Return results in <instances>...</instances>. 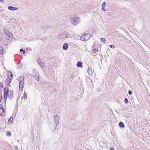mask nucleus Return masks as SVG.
I'll use <instances>...</instances> for the list:
<instances>
[{
    "instance_id": "1",
    "label": "nucleus",
    "mask_w": 150,
    "mask_h": 150,
    "mask_svg": "<svg viewBox=\"0 0 150 150\" xmlns=\"http://www.w3.org/2000/svg\"><path fill=\"white\" fill-rule=\"evenodd\" d=\"M70 22L71 24L75 26L80 22V18L77 17H73L71 18Z\"/></svg>"
},
{
    "instance_id": "2",
    "label": "nucleus",
    "mask_w": 150,
    "mask_h": 150,
    "mask_svg": "<svg viewBox=\"0 0 150 150\" xmlns=\"http://www.w3.org/2000/svg\"><path fill=\"white\" fill-rule=\"evenodd\" d=\"M9 91L8 87H5L4 90V105H5L6 103V101L7 98V93Z\"/></svg>"
},
{
    "instance_id": "3",
    "label": "nucleus",
    "mask_w": 150,
    "mask_h": 150,
    "mask_svg": "<svg viewBox=\"0 0 150 150\" xmlns=\"http://www.w3.org/2000/svg\"><path fill=\"white\" fill-rule=\"evenodd\" d=\"M91 36L90 35H89L88 33H86L84 35H82L80 37V39L83 41H86Z\"/></svg>"
},
{
    "instance_id": "4",
    "label": "nucleus",
    "mask_w": 150,
    "mask_h": 150,
    "mask_svg": "<svg viewBox=\"0 0 150 150\" xmlns=\"http://www.w3.org/2000/svg\"><path fill=\"white\" fill-rule=\"evenodd\" d=\"M19 89L21 91L23 89V87L24 84V79L23 77H21L19 79Z\"/></svg>"
},
{
    "instance_id": "5",
    "label": "nucleus",
    "mask_w": 150,
    "mask_h": 150,
    "mask_svg": "<svg viewBox=\"0 0 150 150\" xmlns=\"http://www.w3.org/2000/svg\"><path fill=\"white\" fill-rule=\"evenodd\" d=\"M9 73L10 74V77H8L6 80L5 83L6 85H8L10 86L9 84L11 82L12 80V78L13 77L12 74L11 72H9Z\"/></svg>"
},
{
    "instance_id": "6",
    "label": "nucleus",
    "mask_w": 150,
    "mask_h": 150,
    "mask_svg": "<svg viewBox=\"0 0 150 150\" xmlns=\"http://www.w3.org/2000/svg\"><path fill=\"white\" fill-rule=\"evenodd\" d=\"M54 124L56 125V126H57L59 122V118L58 115H56L54 116Z\"/></svg>"
},
{
    "instance_id": "7",
    "label": "nucleus",
    "mask_w": 150,
    "mask_h": 150,
    "mask_svg": "<svg viewBox=\"0 0 150 150\" xmlns=\"http://www.w3.org/2000/svg\"><path fill=\"white\" fill-rule=\"evenodd\" d=\"M8 96L9 98L11 99L13 96V91L11 90H10L7 93V96Z\"/></svg>"
},
{
    "instance_id": "8",
    "label": "nucleus",
    "mask_w": 150,
    "mask_h": 150,
    "mask_svg": "<svg viewBox=\"0 0 150 150\" xmlns=\"http://www.w3.org/2000/svg\"><path fill=\"white\" fill-rule=\"evenodd\" d=\"M93 71L94 72L93 70L90 67H88L87 70V72L88 74L90 76H91L93 74Z\"/></svg>"
},
{
    "instance_id": "9",
    "label": "nucleus",
    "mask_w": 150,
    "mask_h": 150,
    "mask_svg": "<svg viewBox=\"0 0 150 150\" xmlns=\"http://www.w3.org/2000/svg\"><path fill=\"white\" fill-rule=\"evenodd\" d=\"M68 48V44L67 43H64L63 46V49L64 50H66Z\"/></svg>"
},
{
    "instance_id": "10",
    "label": "nucleus",
    "mask_w": 150,
    "mask_h": 150,
    "mask_svg": "<svg viewBox=\"0 0 150 150\" xmlns=\"http://www.w3.org/2000/svg\"><path fill=\"white\" fill-rule=\"evenodd\" d=\"M8 9L10 10L14 11L18 10V8L16 7L9 6L8 7Z\"/></svg>"
},
{
    "instance_id": "11",
    "label": "nucleus",
    "mask_w": 150,
    "mask_h": 150,
    "mask_svg": "<svg viewBox=\"0 0 150 150\" xmlns=\"http://www.w3.org/2000/svg\"><path fill=\"white\" fill-rule=\"evenodd\" d=\"M77 66L78 67H82V62L81 61H79L77 63Z\"/></svg>"
},
{
    "instance_id": "12",
    "label": "nucleus",
    "mask_w": 150,
    "mask_h": 150,
    "mask_svg": "<svg viewBox=\"0 0 150 150\" xmlns=\"http://www.w3.org/2000/svg\"><path fill=\"white\" fill-rule=\"evenodd\" d=\"M58 38L62 39L65 38L64 33H62L59 35L58 36Z\"/></svg>"
},
{
    "instance_id": "13",
    "label": "nucleus",
    "mask_w": 150,
    "mask_h": 150,
    "mask_svg": "<svg viewBox=\"0 0 150 150\" xmlns=\"http://www.w3.org/2000/svg\"><path fill=\"white\" fill-rule=\"evenodd\" d=\"M0 105H1L0 104ZM4 112V110L2 108L1 106H0V115L2 116V114Z\"/></svg>"
},
{
    "instance_id": "14",
    "label": "nucleus",
    "mask_w": 150,
    "mask_h": 150,
    "mask_svg": "<svg viewBox=\"0 0 150 150\" xmlns=\"http://www.w3.org/2000/svg\"><path fill=\"white\" fill-rule=\"evenodd\" d=\"M34 77L35 79L37 81H38L39 80V76L38 74L34 75Z\"/></svg>"
},
{
    "instance_id": "15",
    "label": "nucleus",
    "mask_w": 150,
    "mask_h": 150,
    "mask_svg": "<svg viewBox=\"0 0 150 150\" xmlns=\"http://www.w3.org/2000/svg\"><path fill=\"white\" fill-rule=\"evenodd\" d=\"M119 125L120 128H124V124L122 122H120L119 123Z\"/></svg>"
},
{
    "instance_id": "16",
    "label": "nucleus",
    "mask_w": 150,
    "mask_h": 150,
    "mask_svg": "<svg viewBox=\"0 0 150 150\" xmlns=\"http://www.w3.org/2000/svg\"><path fill=\"white\" fill-rule=\"evenodd\" d=\"M100 41L103 43H105V42L106 40L104 38H100Z\"/></svg>"
},
{
    "instance_id": "17",
    "label": "nucleus",
    "mask_w": 150,
    "mask_h": 150,
    "mask_svg": "<svg viewBox=\"0 0 150 150\" xmlns=\"http://www.w3.org/2000/svg\"><path fill=\"white\" fill-rule=\"evenodd\" d=\"M106 5V4L105 2H103L101 5L102 8H104L105 7V6Z\"/></svg>"
},
{
    "instance_id": "18",
    "label": "nucleus",
    "mask_w": 150,
    "mask_h": 150,
    "mask_svg": "<svg viewBox=\"0 0 150 150\" xmlns=\"http://www.w3.org/2000/svg\"><path fill=\"white\" fill-rule=\"evenodd\" d=\"M33 74L34 75L35 74H38V72L37 71H36V70L35 69H34L33 71Z\"/></svg>"
},
{
    "instance_id": "19",
    "label": "nucleus",
    "mask_w": 150,
    "mask_h": 150,
    "mask_svg": "<svg viewBox=\"0 0 150 150\" xmlns=\"http://www.w3.org/2000/svg\"><path fill=\"white\" fill-rule=\"evenodd\" d=\"M20 51L21 52H23V54L25 53V51L23 50V49H21L20 50Z\"/></svg>"
},
{
    "instance_id": "20",
    "label": "nucleus",
    "mask_w": 150,
    "mask_h": 150,
    "mask_svg": "<svg viewBox=\"0 0 150 150\" xmlns=\"http://www.w3.org/2000/svg\"><path fill=\"white\" fill-rule=\"evenodd\" d=\"M64 37L65 38L68 37L69 36V34L67 33H64Z\"/></svg>"
},
{
    "instance_id": "21",
    "label": "nucleus",
    "mask_w": 150,
    "mask_h": 150,
    "mask_svg": "<svg viewBox=\"0 0 150 150\" xmlns=\"http://www.w3.org/2000/svg\"><path fill=\"white\" fill-rule=\"evenodd\" d=\"M7 35L8 37L11 38H12V37L13 36L12 34L10 33L7 34Z\"/></svg>"
},
{
    "instance_id": "22",
    "label": "nucleus",
    "mask_w": 150,
    "mask_h": 150,
    "mask_svg": "<svg viewBox=\"0 0 150 150\" xmlns=\"http://www.w3.org/2000/svg\"><path fill=\"white\" fill-rule=\"evenodd\" d=\"M27 97V94L26 92H24L23 94V98H24L25 99Z\"/></svg>"
},
{
    "instance_id": "23",
    "label": "nucleus",
    "mask_w": 150,
    "mask_h": 150,
    "mask_svg": "<svg viewBox=\"0 0 150 150\" xmlns=\"http://www.w3.org/2000/svg\"><path fill=\"white\" fill-rule=\"evenodd\" d=\"M124 102L126 104H127L128 103V100L127 98H125L124 100Z\"/></svg>"
},
{
    "instance_id": "24",
    "label": "nucleus",
    "mask_w": 150,
    "mask_h": 150,
    "mask_svg": "<svg viewBox=\"0 0 150 150\" xmlns=\"http://www.w3.org/2000/svg\"><path fill=\"white\" fill-rule=\"evenodd\" d=\"M10 121L11 122V123H12L13 122V119L12 117H11L8 120L9 122H10Z\"/></svg>"
},
{
    "instance_id": "25",
    "label": "nucleus",
    "mask_w": 150,
    "mask_h": 150,
    "mask_svg": "<svg viewBox=\"0 0 150 150\" xmlns=\"http://www.w3.org/2000/svg\"><path fill=\"white\" fill-rule=\"evenodd\" d=\"M6 135L7 136H10L11 135V133L10 131H7L6 133Z\"/></svg>"
},
{
    "instance_id": "26",
    "label": "nucleus",
    "mask_w": 150,
    "mask_h": 150,
    "mask_svg": "<svg viewBox=\"0 0 150 150\" xmlns=\"http://www.w3.org/2000/svg\"><path fill=\"white\" fill-rule=\"evenodd\" d=\"M109 47H110L112 48H114L115 47V46L114 45H109Z\"/></svg>"
},
{
    "instance_id": "27",
    "label": "nucleus",
    "mask_w": 150,
    "mask_h": 150,
    "mask_svg": "<svg viewBox=\"0 0 150 150\" xmlns=\"http://www.w3.org/2000/svg\"><path fill=\"white\" fill-rule=\"evenodd\" d=\"M128 94L129 95H131L132 94V92L130 90H129L128 91Z\"/></svg>"
},
{
    "instance_id": "28",
    "label": "nucleus",
    "mask_w": 150,
    "mask_h": 150,
    "mask_svg": "<svg viewBox=\"0 0 150 150\" xmlns=\"http://www.w3.org/2000/svg\"><path fill=\"white\" fill-rule=\"evenodd\" d=\"M2 99V95L1 94H0V102H1Z\"/></svg>"
},
{
    "instance_id": "29",
    "label": "nucleus",
    "mask_w": 150,
    "mask_h": 150,
    "mask_svg": "<svg viewBox=\"0 0 150 150\" xmlns=\"http://www.w3.org/2000/svg\"><path fill=\"white\" fill-rule=\"evenodd\" d=\"M104 8H102V10L103 11H106V9H105Z\"/></svg>"
},
{
    "instance_id": "30",
    "label": "nucleus",
    "mask_w": 150,
    "mask_h": 150,
    "mask_svg": "<svg viewBox=\"0 0 150 150\" xmlns=\"http://www.w3.org/2000/svg\"><path fill=\"white\" fill-rule=\"evenodd\" d=\"M109 150H114V148L112 147H111L110 148Z\"/></svg>"
},
{
    "instance_id": "31",
    "label": "nucleus",
    "mask_w": 150,
    "mask_h": 150,
    "mask_svg": "<svg viewBox=\"0 0 150 150\" xmlns=\"http://www.w3.org/2000/svg\"><path fill=\"white\" fill-rule=\"evenodd\" d=\"M0 87H3L2 84L1 83H0Z\"/></svg>"
},
{
    "instance_id": "32",
    "label": "nucleus",
    "mask_w": 150,
    "mask_h": 150,
    "mask_svg": "<svg viewBox=\"0 0 150 150\" xmlns=\"http://www.w3.org/2000/svg\"><path fill=\"white\" fill-rule=\"evenodd\" d=\"M97 50H96V49H94L93 50V53H95L96 52V51Z\"/></svg>"
},
{
    "instance_id": "33",
    "label": "nucleus",
    "mask_w": 150,
    "mask_h": 150,
    "mask_svg": "<svg viewBox=\"0 0 150 150\" xmlns=\"http://www.w3.org/2000/svg\"><path fill=\"white\" fill-rule=\"evenodd\" d=\"M7 42H10V40L9 39H8L7 40Z\"/></svg>"
},
{
    "instance_id": "34",
    "label": "nucleus",
    "mask_w": 150,
    "mask_h": 150,
    "mask_svg": "<svg viewBox=\"0 0 150 150\" xmlns=\"http://www.w3.org/2000/svg\"><path fill=\"white\" fill-rule=\"evenodd\" d=\"M0 1L3 2H4V0H0Z\"/></svg>"
},
{
    "instance_id": "35",
    "label": "nucleus",
    "mask_w": 150,
    "mask_h": 150,
    "mask_svg": "<svg viewBox=\"0 0 150 150\" xmlns=\"http://www.w3.org/2000/svg\"><path fill=\"white\" fill-rule=\"evenodd\" d=\"M40 65L41 66H42V65L41 64H40Z\"/></svg>"
},
{
    "instance_id": "36",
    "label": "nucleus",
    "mask_w": 150,
    "mask_h": 150,
    "mask_svg": "<svg viewBox=\"0 0 150 150\" xmlns=\"http://www.w3.org/2000/svg\"><path fill=\"white\" fill-rule=\"evenodd\" d=\"M17 142H19V140H18L17 141Z\"/></svg>"
}]
</instances>
